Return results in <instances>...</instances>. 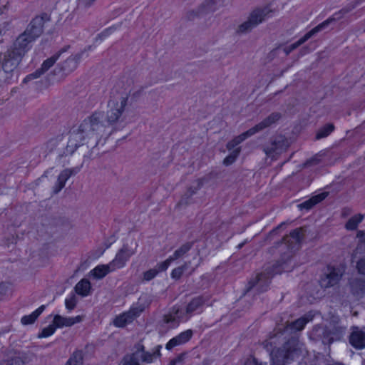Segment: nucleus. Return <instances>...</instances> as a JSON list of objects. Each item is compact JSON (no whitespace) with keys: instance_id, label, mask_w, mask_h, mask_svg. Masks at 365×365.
<instances>
[{"instance_id":"nucleus-16","label":"nucleus","mask_w":365,"mask_h":365,"mask_svg":"<svg viewBox=\"0 0 365 365\" xmlns=\"http://www.w3.org/2000/svg\"><path fill=\"white\" fill-rule=\"evenodd\" d=\"M83 54V52H80L74 56H71L61 64L60 67L56 68L54 72L58 73L62 72L63 75L73 72L77 68Z\"/></svg>"},{"instance_id":"nucleus-42","label":"nucleus","mask_w":365,"mask_h":365,"mask_svg":"<svg viewBox=\"0 0 365 365\" xmlns=\"http://www.w3.org/2000/svg\"><path fill=\"white\" fill-rule=\"evenodd\" d=\"M56 327L54 324H50L47 327H45L43 329L42 331L38 334V338H43V337H48L51 335H52L54 331H56Z\"/></svg>"},{"instance_id":"nucleus-52","label":"nucleus","mask_w":365,"mask_h":365,"mask_svg":"<svg viewBox=\"0 0 365 365\" xmlns=\"http://www.w3.org/2000/svg\"><path fill=\"white\" fill-rule=\"evenodd\" d=\"M322 334H323V335L327 334V331L326 329H323ZM332 341H333L332 338H329L328 336H324V338L322 339L323 344H331V343H332Z\"/></svg>"},{"instance_id":"nucleus-56","label":"nucleus","mask_w":365,"mask_h":365,"mask_svg":"<svg viewBox=\"0 0 365 365\" xmlns=\"http://www.w3.org/2000/svg\"><path fill=\"white\" fill-rule=\"evenodd\" d=\"M246 242H247V241H245V242H242V243L239 244V245L237 246V248L238 250L242 249V248L243 247V246L245 245V243H246Z\"/></svg>"},{"instance_id":"nucleus-32","label":"nucleus","mask_w":365,"mask_h":365,"mask_svg":"<svg viewBox=\"0 0 365 365\" xmlns=\"http://www.w3.org/2000/svg\"><path fill=\"white\" fill-rule=\"evenodd\" d=\"M68 180V178L62 170L61 173L58 175L57 181L53 187V192L55 194L58 193L64 187L66 182Z\"/></svg>"},{"instance_id":"nucleus-41","label":"nucleus","mask_w":365,"mask_h":365,"mask_svg":"<svg viewBox=\"0 0 365 365\" xmlns=\"http://www.w3.org/2000/svg\"><path fill=\"white\" fill-rule=\"evenodd\" d=\"M173 262V261L172 260V259L169 257L166 260L158 263L154 268L155 269L156 271H158V273L164 272L168 268V267Z\"/></svg>"},{"instance_id":"nucleus-7","label":"nucleus","mask_w":365,"mask_h":365,"mask_svg":"<svg viewBox=\"0 0 365 365\" xmlns=\"http://www.w3.org/2000/svg\"><path fill=\"white\" fill-rule=\"evenodd\" d=\"M184 313V309L180 306H173L169 312L164 314L162 320L160 322V326L164 331L174 329L182 322L187 321V317Z\"/></svg>"},{"instance_id":"nucleus-38","label":"nucleus","mask_w":365,"mask_h":365,"mask_svg":"<svg viewBox=\"0 0 365 365\" xmlns=\"http://www.w3.org/2000/svg\"><path fill=\"white\" fill-rule=\"evenodd\" d=\"M188 268V264L187 262L184 263L182 265L178 267L173 269L171 272V277L175 280L179 279L184 272L187 270Z\"/></svg>"},{"instance_id":"nucleus-31","label":"nucleus","mask_w":365,"mask_h":365,"mask_svg":"<svg viewBox=\"0 0 365 365\" xmlns=\"http://www.w3.org/2000/svg\"><path fill=\"white\" fill-rule=\"evenodd\" d=\"M192 244L187 242L182 245L180 248L176 250L173 255L170 256L173 261L182 257L190 249Z\"/></svg>"},{"instance_id":"nucleus-46","label":"nucleus","mask_w":365,"mask_h":365,"mask_svg":"<svg viewBox=\"0 0 365 365\" xmlns=\"http://www.w3.org/2000/svg\"><path fill=\"white\" fill-rule=\"evenodd\" d=\"M158 274V271L155 268L150 269L143 273V279L145 281H150L155 278Z\"/></svg>"},{"instance_id":"nucleus-57","label":"nucleus","mask_w":365,"mask_h":365,"mask_svg":"<svg viewBox=\"0 0 365 365\" xmlns=\"http://www.w3.org/2000/svg\"><path fill=\"white\" fill-rule=\"evenodd\" d=\"M177 364V360L173 359L170 361L169 365H175Z\"/></svg>"},{"instance_id":"nucleus-36","label":"nucleus","mask_w":365,"mask_h":365,"mask_svg":"<svg viewBox=\"0 0 365 365\" xmlns=\"http://www.w3.org/2000/svg\"><path fill=\"white\" fill-rule=\"evenodd\" d=\"M357 237L361 239L360 244L356 248L353 253V259H356L357 257L358 254L360 252V250L362 249L365 250V231H359L357 233Z\"/></svg>"},{"instance_id":"nucleus-21","label":"nucleus","mask_w":365,"mask_h":365,"mask_svg":"<svg viewBox=\"0 0 365 365\" xmlns=\"http://www.w3.org/2000/svg\"><path fill=\"white\" fill-rule=\"evenodd\" d=\"M192 336V331L190 329L181 332L178 336L171 339L165 345L168 350H171L175 346L183 344L188 341Z\"/></svg>"},{"instance_id":"nucleus-47","label":"nucleus","mask_w":365,"mask_h":365,"mask_svg":"<svg viewBox=\"0 0 365 365\" xmlns=\"http://www.w3.org/2000/svg\"><path fill=\"white\" fill-rule=\"evenodd\" d=\"M66 307L69 311L73 310L76 305V299L75 295H72L70 298H67L65 301Z\"/></svg>"},{"instance_id":"nucleus-14","label":"nucleus","mask_w":365,"mask_h":365,"mask_svg":"<svg viewBox=\"0 0 365 365\" xmlns=\"http://www.w3.org/2000/svg\"><path fill=\"white\" fill-rule=\"evenodd\" d=\"M2 56L1 67L6 73L14 71L24 58L21 53H17L11 48H9Z\"/></svg>"},{"instance_id":"nucleus-10","label":"nucleus","mask_w":365,"mask_h":365,"mask_svg":"<svg viewBox=\"0 0 365 365\" xmlns=\"http://www.w3.org/2000/svg\"><path fill=\"white\" fill-rule=\"evenodd\" d=\"M145 307L142 304H136L130 307L125 312L117 316L113 320V324L117 327H124L126 324L131 323L135 318L145 310Z\"/></svg>"},{"instance_id":"nucleus-22","label":"nucleus","mask_w":365,"mask_h":365,"mask_svg":"<svg viewBox=\"0 0 365 365\" xmlns=\"http://www.w3.org/2000/svg\"><path fill=\"white\" fill-rule=\"evenodd\" d=\"M82 317L77 316L75 317H63L61 315H56L53 318V323L56 328H62L63 327H71L75 324L81 322Z\"/></svg>"},{"instance_id":"nucleus-33","label":"nucleus","mask_w":365,"mask_h":365,"mask_svg":"<svg viewBox=\"0 0 365 365\" xmlns=\"http://www.w3.org/2000/svg\"><path fill=\"white\" fill-rule=\"evenodd\" d=\"M334 130V125L332 123H328L321 128L316 134V139L319 140L327 137Z\"/></svg>"},{"instance_id":"nucleus-54","label":"nucleus","mask_w":365,"mask_h":365,"mask_svg":"<svg viewBox=\"0 0 365 365\" xmlns=\"http://www.w3.org/2000/svg\"><path fill=\"white\" fill-rule=\"evenodd\" d=\"M113 30L114 29L112 27L108 28V29H106L104 31H103L101 35L106 36L109 35L110 34H111Z\"/></svg>"},{"instance_id":"nucleus-3","label":"nucleus","mask_w":365,"mask_h":365,"mask_svg":"<svg viewBox=\"0 0 365 365\" xmlns=\"http://www.w3.org/2000/svg\"><path fill=\"white\" fill-rule=\"evenodd\" d=\"M103 114L101 112H94L92 115L86 118L80 124L77 132L71 134L69 143L71 145L78 147L76 142L78 140H82L84 138L91 137V135H96L103 136L106 131V125L103 124L102 120Z\"/></svg>"},{"instance_id":"nucleus-29","label":"nucleus","mask_w":365,"mask_h":365,"mask_svg":"<svg viewBox=\"0 0 365 365\" xmlns=\"http://www.w3.org/2000/svg\"><path fill=\"white\" fill-rule=\"evenodd\" d=\"M65 365H83V353L76 350L69 357Z\"/></svg>"},{"instance_id":"nucleus-27","label":"nucleus","mask_w":365,"mask_h":365,"mask_svg":"<svg viewBox=\"0 0 365 365\" xmlns=\"http://www.w3.org/2000/svg\"><path fill=\"white\" fill-rule=\"evenodd\" d=\"M91 289V283L87 279H81L75 287L76 293L83 297L88 296L90 294Z\"/></svg>"},{"instance_id":"nucleus-24","label":"nucleus","mask_w":365,"mask_h":365,"mask_svg":"<svg viewBox=\"0 0 365 365\" xmlns=\"http://www.w3.org/2000/svg\"><path fill=\"white\" fill-rule=\"evenodd\" d=\"M328 194L329 193L327 192H324L319 193L318 195H316L314 196H312L311 198L299 204L298 207L301 210H309L314 206H315L317 204L319 203L323 200H324L328 196Z\"/></svg>"},{"instance_id":"nucleus-60","label":"nucleus","mask_w":365,"mask_h":365,"mask_svg":"<svg viewBox=\"0 0 365 365\" xmlns=\"http://www.w3.org/2000/svg\"><path fill=\"white\" fill-rule=\"evenodd\" d=\"M364 32H365V29H364Z\"/></svg>"},{"instance_id":"nucleus-18","label":"nucleus","mask_w":365,"mask_h":365,"mask_svg":"<svg viewBox=\"0 0 365 365\" xmlns=\"http://www.w3.org/2000/svg\"><path fill=\"white\" fill-rule=\"evenodd\" d=\"M136 350L135 353H139L140 359L141 360V362L145 363H151L153 361L160 356V349L162 348L161 345H158L155 347L153 352L145 351V347L141 344H138L135 346Z\"/></svg>"},{"instance_id":"nucleus-11","label":"nucleus","mask_w":365,"mask_h":365,"mask_svg":"<svg viewBox=\"0 0 365 365\" xmlns=\"http://www.w3.org/2000/svg\"><path fill=\"white\" fill-rule=\"evenodd\" d=\"M135 249H132L128 244H124L118 251L114 259L109 262L113 271L124 267L130 257L135 255Z\"/></svg>"},{"instance_id":"nucleus-50","label":"nucleus","mask_w":365,"mask_h":365,"mask_svg":"<svg viewBox=\"0 0 365 365\" xmlns=\"http://www.w3.org/2000/svg\"><path fill=\"white\" fill-rule=\"evenodd\" d=\"M8 286L4 282H0V300L6 294Z\"/></svg>"},{"instance_id":"nucleus-26","label":"nucleus","mask_w":365,"mask_h":365,"mask_svg":"<svg viewBox=\"0 0 365 365\" xmlns=\"http://www.w3.org/2000/svg\"><path fill=\"white\" fill-rule=\"evenodd\" d=\"M68 48H69V46H64L59 51H58L56 53L53 55L51 57L45 60L43 62L41 67L42 68V70L44 72H46L51 67H52L54 65L56 61L59 58L61 53L67 51Z\"/></svg>"},{"instance_id":"nucleus-39","label":"nucleus","mask_w":365,"mask_h":365,"mask_svg":"<svg viewBox=\"0 0 365 365\" xmlns=\"http://www.w3.org/2000/svg\"><path fill=\"white\" fill-rule=\"evenodd\" d=\"M240 153V148L234 149L232 151V153L224 159L223 164L227 166L232 164L236 160Z\"/></svg>"},{"instance_id":"nucleus-13","label":"nucleus","mask_w":365,"mask_h":365,"mask_svg":"<svg viewBox=\"0 0 365 365\" xmlns=\"http://www.w3.org/2000/svg\"><path fill=\"white\" fill-rule=\"evenodd\" d=\"M48 21H49V17L45 13L36 16L31 20L24 32L27 33V35L36 40L43 33L44 23Z\"/></svg>"},{"instance_id":"nucleus-6","label":"nucleus","mask_w":365,"mask_h":365,"mask_svg":"<svg viewBox=\"0 0 365 365\" xmlns=\"http://www.w3.org/2000/svg\"><path fill=\"white\" fill-rule=\"evenodd\" d=\"M272 13V10L268 6L255 9L250 13L247 20L239 25L237 33L241 34L251 31L259 24L270 18Z\"/></svg>"},{"instance_id":"nucleus-59","label":"nucleus","mask_w":365,"mask_h":365,"mask_svg":"<svg viewBox=\"0 0 365 365\" xmlns=\"http://www.w3.org/2000/svg\"><path fill=\"white\" fill-rule=\"evenodd\" d=\"M4 13L3 10L0 9V14H2Z\"/></svg>"},{"instance_id":"nucleus-20","label":"nucleus","mask_w":365,"mask_h":365,"mask_svg":"<svg viewBox=\"0 0 365 365\" xmlns=\"http://www.w3.org/2000/svg\"><path fill=\"white\" fill-rule=\"evenodd\" d=\"M202 185L203 182L201 179L195 180L193 185H191L181 197L180 200L177 204V207L185 206L191 203L192 196L195 195L197 191L202 187Z\"/></svg>"},{"instance_id":"nucleus-49","label":"nucleus","mask_w":365,"mask_h":365,"mask_svg":"<svg viewBox=\"0 0 365 365\" xmlns=\"http://www.w3.org/2000/svg\"><path fill=\"white\" fill-rule=\"evenodd\" d=\"M245 365H267L266 362H259L255 357H250L247 359Z\"/></svg>"},{"instance_id":"nucleus-12","label":"nucleus","mask_w":365,"mask_h":365,"mask_svg":"<svg viewBox=\"0 0 365 365\" xmlns=\"http://www.w3.org/2000/svg\"><path fill=\"white\" fill-rule=\"evenodd\" d=\"M288 147L287 138L283 135H277L274 137L269 145L263 147V151L267 156L274 158L276 155H279L286 150Z\"/></svg>"},{"instance_id":"nucleus-2","label":"nucleus","mask_w":365,"mask_h":365,"mask_svg":"<svg viewBox=\"0 0 365 365\" xmlns=\"http://www.w3.org/2000/svg\"><path fill=\"white\" fill-rule=\"evenodd\" d=\"M274 337L264 341V347L269 352L272 361L275 365H284L290 363L300 355L299 343L297 339L292 337L288 339L282 347L273 349Z\"/></svg>"},{"instance_id":"nucleus-55","label":"nucleus","mask_w":365,"mask_h":365,"mask_svg":"<svg viewBox=\"0 0 365 365\" xmlns=\"http://www.w3.org/2000/svg\"><path fill=\"white\" fill-rule=\"evenodd\" d=\"M182 358H183V355L181 354V355H179L178 356H177L175 359H174L175 360H177V363L178 362H180L182 360Z\"/></svg>"},{"instance_id":"nucleus-53","label":"nucleus","mask_w":365,"mask_h":365,"mask_svg":"<svg viewBox=\"0 0 365 365\" xmlns=\"http://www.w3.org/2000/svg\"><path fill=\"white\" fill-rule=\"evenodd\" d=\"M239 145L238 143H237V141H236V139L235 138L234 139H232V140H230V142L227 143V148L228 150H234V148L237 145Z\"/></svg>"},{"instance_id":"nucleus-4","label":"nucleus","mask_w":365,"mask_h":365,"mask_svg":"<svg viewBox=\"0 0 365 365\" xmlns=\"http://www.w3.org/2000/svg\"><path fill=\"white\" fill-rule=\"evenodd\" d=\"M129 93L125 91L118 96H113L108 102L106 121L108 125L114 126L123 121V113L127 106Z\"/></svg>"},{"instance_id":"nucleus-45","label":"nucleus","mask_w":365,"mask_h":365,"mask_svg":"<svg viewBox=\"0 0 365 365\" xmlns=\"http://www.w3.org/2000/svg\"><path fill=\"white\" fill-rule=\"evenodd\" d=\"M96 0H79L78 3V9H87L94 4Z\"/></svg>"},{"instance_id":"nucleus-23","label":"nucleus","mask_w":365,"mask_h":365,"mask_svg":"<svg viewBox=\"0 0 365 365\" xmlns=\"http://www.w3.org/2000/svg\"><path fill=\"white\" fill-rule=\"evenodd\" d=\"M351 292L358 299L362 298L365 294V279L354 278L350 281Z\"/></svg>"},{"instance_id":"nucleus-28","label":"nucleus","mask_w":365,"mask_h":365,"mask_svg":"<svg viewBox=\"0 0 365 365\" xmlns=\"http://www.w3.org/2000/svg\"><path fill=\"white\" fill-rule=\"evenodd\" d=\"M45 308V305H41L31 314L24 316L21 319V322L24 325L32 324L37 319L39 315L44 311Z\"/></svg>"},{"instance_id":"nucleus-37","label":"nucleus","mask_w":365,"mask_h":365,"mask_svg":"<svg viewBox=\"0 0 365 365\" xmlns=\"http://www.w3.org/2000/svg\"><path fill=\"white\" fill-rule=\"evenodd\" d=\"M225 4V0H208L207 1V13L214 12Z\"/></svg>"},{"instance_id":"nucleus-44","label":"nucleus","mask_w":365,"mask_h":365,"mask_svg":"<svg viewBox=\"0 0 365 365\" xmlns=\"http://www.w3.org/2000/svg\"><path fill=\"white\" fill-rule=\"evenodd\" d=\"M45 72L41 68L36 70L34 73L26 76L24 79V83H26L32 79H36L41 76Z\"/></svg>"},{"instance_id":"nucleus-34","label":"nucleus","mask_w":365,"mask_h":365,"mask_svg":"<svg viewBox=\"0 0 365 365\" xmlns=\"http://www.w3.org/2000/svg\"><path fill=\"white\" fill-rule=\"evenodd\" d=\"M204 10L205 9L203 6H200L197 9L190 10L185 14V17L188 21H193L197 18L202 16L204 14Z\"/></svg>"},{"instance_id":"nucleus-1","label":"nucleus","mask_w":365,"mask_h":365,"mask_svg":"<svg viewBox=\"0 0 365 365\" xmlns=\"http://www.w3.org/2000/svg\"><path fill=\"white\" fill-rule=\"evenodd\" d=\"M304 237V229L299 227L292 230L289 235L282 238L281 242H277V246H284L287 251L284 252L281 259L272 264L271 266H267L264 272L258 273L255 278L249 281L248 289L257 287L259 292H264L270 283L271 278L277 274H280L284 269V264H287L292 257L294 251L298 250L301 242Z\"/></svg>"},{"instance_id":"nucleus-15","label":"nucleus","mask_w":365,"mask_h":365,"mask_svg":"<svg viewBox=\"0 0 365 365\" xmlns=\"http://www.w3.org/2000/svg\"><path fill=\"white\" fill-rule=\"evenodd\" d=\"M34 41V39L27 35V33L23 32L16 38L9 48L24 56L31 48V43Z\"/></svg>"},{"instance_id":"nucleus-48","label":"nucleus","mask_w":365,"mask_h":365,"mask_svg":"<svg viewBox=\"0 0 365 365\" xmlns=\"http://www.w3.org/2000/svg\"><path fill=\"white\" fill-rule=\"evenodd\" d=\"M81 169V166L75 167L72 168H67L63 170V172L66 174V175L68 178V179L72 176L76 175L80 172Z\"/></svg>"},{"instance_id":"nucleus-9","label":"nucleus","mask_w":365,"mask_h":365,"mask_svg":"<svg viewBox=\"0 0 365 365\" xmlns=\"http://www.w3.org/2000/svg\"><path fill=\"white\" fill-rule=\"evenodd\" d=\"M344 269L339 266L328 265L319 280V285L323 289H327L336 285L341 280Z\"/></svg>"},{"instance_id":"nucleus-51","label":"nucleus","mask_w":365,"mask_h":365,"mask_svg":"<svg viewBox=\"0 0 365 365\" xmlns=\"http://www.w3.org/2000/svg\"><path fill=\"white\" fill-rule=\"evenodd\" d=\"M285 224L284 223H281L280 225H279L277 227H275L274 229H273L268 235L267 236V239H271V237L276 235L278 232V230L279 229H281Z\"/></svg>"},{"instance_id":"nucleus-5","label":"nucleus","mask_w":365,"mask_h":365,"mask_svg":"<svg viewBox=\"0 0 365 365\" xmlns=\"http://www.w3.org/2000/svg\"><path fill=\"white\" fill-rule=\"evenodd\" d=\"M354 9V6H346L341 9L340 11L334 13L331 16L328 18L327 20L319 24L309 31H308L306 34H304L301 38H299L297 42L286 46L283 48L284 53L287 56L292 51L295 50L299 46L305 43L307 40L312 38L318 32L322 31L326 29L330 24L335 22L338 20H340L345 14L350 12Z\"/></svg>"},{"instance_id":"nucleus-8","label":"nucleus","mask_w":365,"mask_h":365,"mask_svg":"<svg viewBox=\"0 0 365 365\" xmlns=\"http://www.w3.org/2000/svg\"><path fill=\"white\" fill-rule=\"evenodd\" d=\"M281 116L282 115L280 113H272L269 116L265 118L260 123H257L254 127L250 128L247 131L235 137L237 143L240 144L244 140H245L247 138L271 126L272 124L275 123L277 120H279Z\"/></svg>"},{"instance_id":"nucleus-40","label":"nucleus","mask_w":365,"mask_h":365,"mask_svg":"<svg viewBox=\"0 0 365 365\" xmlns=\"http://www.w3.org/2000/svg\"><path fill=\"white\" fill-rule=\"evenodd\" d=\"M0 365H25L23 359L19 356H14L0 362Z\"/></svg>"},{"instance_id":"nucleus-19","label":"nucleus","mask_w":365,"mask_h":365,"mask_svg":"<svg viewBox=\"0 0 365 365\" xmlns=\"http://www.w3.org/2000/svg\"><path fill=\"white\" fill-rule=\"evenodd\" d=\"M205 302V299L203 296L194 297L188 303L186 309H184V313H186L185 315H187V319H189L192 314L202 312Z\"/></svg>"},{"instance_id":"nucleus-58","label":"nucleus","mask_w":365,"mask_h":365,"mask_svg":"<svg viewBox=\"0 0 365 365\" xmlns=\"http://www.w3.org/2000/svg\"><path fill=\"white\" fill-rule=\"evenodd\" d=\"M313 161H314V160H308L306 164L310 165Z\"/></svg>"},{"instance_id":"nucleus-30","label":"nucleus","mask_w":365,"mask_h":365,"mask_svg":"<svg viewBox=\"0 0 365 365\" xmlns=\"http://www.w3.org/2000/svg\"><path fill=\"white\" fill-rule=\"evenodd\" d=\"M364 215L361 214L351 217L346 223L345 228L348 230H355L359 224L363 220Z\"/></svg>"},{"instance_id":"nucleus-25","label":"nucleus","mask_w":365,"mask_h":365,"mask_svg":"<svg viewBox=\"0 0 365 365\" xmlns=\"http://www.w3.org/2000/svg\"><path fill=\"white\" fill-rule=\"evenodd\" d=\"M114 272L110 264H100L91 271V274L96 279H101L108 273Z\"/></svg>"},{"instance_id":"nucleus-43","label":"nucleus","mask_w":365,"mask_h":365,"mask_svg":"<svg viewBox=\"0 0 365 365\" xmlns=\"http://www.w3.org/2000/svg\"><path fill=\"white\" fill-rule=\"evenodd\" d=\"M354 262L356 263V269L359 273L365 275V257L359 259L357 256V257L354 259L352 258V262Z\"/></svg>"},{"instance_id":"nucleus-17","label":"nucleus","mask_w":365,"mask_h":365,"mask_svg":"<svg viewBox=\"0 0 365 365\" xmlns=\"http://www.w3.org/2000/svg\"><path fill=\"white\" fill-rule=\"evenodd\" d=\"M350 344L356 349L365 348V329H360L358 327H352L349 336Z\"/></svg>"},{"instance_id":"nucleus-35","label":"nucleus","mask_w":365,"mask_h":365,"mask_svg":"<svg viewBox=\"0 0 365 365\" xmlns=\"http://www.w3.org/2000/svg\"><path fill=\"white\" fill-rule=\"evenodd\" d=\"M307 322L308 320L306 318L302 317L294 322H292L289 324V327L292 331H301L304 329Z\"/></svg>"}]
</instances>
